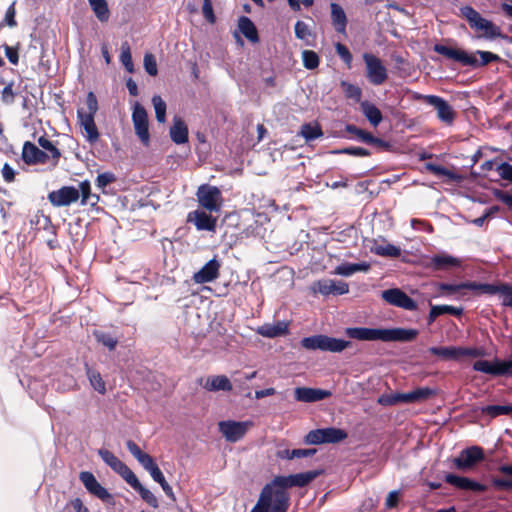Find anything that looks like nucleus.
<instances>
[{
	"label": "nucleus",
	"instance_id": "f257e3e1",
	"mask_svg": "<svg viewBox=\"0 0 512 512\" xmlns=\"http://www.w3.org/2000/svg\"><path fill=\"white\" fill-rule=\"evenodd\" d=\"M348 337L360 341H383V342H409L414 340L418 331L405 328H367L350 327L345 330Z\"/></svg>",
	"mask_w": 512,
	"mask_h": 512
},
{
	"label": "nucleus",
	"instance_id": "f03ea898",
	"mask_svg": "<svg viewBox=\"0 0 512 512\" xmlns=\"http://www.w3.org/2000/svg\"><path fill=\"white\" fill-rule=\"evenodd\" d=\"M289 505L290 495L275 477L262 488L251 512H287Z\"/></svg>",
	"mask_w": 512,
	"mask_h": 512
},
{
	"label": "nucleus",
	"instance_id": "7ed1b4c3",
	"mask_svg": "<svg viewBox=\"0 0 512 512\" xmlns=\"http://www.w3.org/2000/svg\"><path fill=\"white\" fill-rule=\"evenodd\" d=\"M351 342L330 337L327 335H314L301 340V346L306 350H320L332 353H339L350 347Z\"/></svg>",
	"mask_w": 512,
	"mask_h": 512
},
{
	"label": "nucleus",
	"instance_id": "20e7f679",
	"mask_svg": "<svg viewBox=\"0 0 512 512\" xmlns=\"http://www.w3.org/2000/svg\"><path fill=\"white\" fill-rule=\"evenodd\" d=\"M413 99L423 101L426 104L434 107L437 112V118L441 122L445 123L446 125L453 124L456 118V112L453 107L443 98L436 95H423L415 93Z\"/></svg>",
	"mask_w": 512,
	"mask_h": 512
},
{
	"label": "nucleus",
	"instance_id": "39448f33",
	"mask_svg": "<svg viewBox=\"0 0 512 512\" xmlns=\"http://www.w3.org/2000/svg\"><path fill=\"white\" fill-rule=\"evenodd\" d=\"M462 16L468 21L470 27L485 37H495L499 35V29L491 21L483 18L474 8L471 6H464L461 8Z\"/></svg>",
	"mask_w": 512,
	"mask_h": 512
},
{
	"label": "nucleus",
	"instance_id": "423d86ee",
	"mask_svg": "<svg viewBox=\"0 0 512 512\" xmlns=\"http://www.w3.org/2000/svg\"><path fill=\"white\" fill-rule=\"evenodd\" d=\"M199 205L209 212H219L223 205L221 190L209 184H202L196 191Z\"/></svg>",
	"mask_w": 512,
	"mask_h": 512
},
{
	"label": "nucleus",
	"instance_id": "0eeeda50",
	"mask_svg": "<svg viewBox=\"0 0 512 512\" xmlns=\"http://www.w3.org/2000/svg\"><path fill=\"white\" fill-rule=\"evenodd\" d=\"M347 436V432L343 429L328 427L309 431L305 436L304 441L309 445L339 443L345 440Z\"/></svg>",
	"mask_w": 512,
	"mask_h": 512
},
{
	"label": "nucleus",
	"instance_id": "6e6552de",
	"mask_svg": "<svg viewBox=\"0 0 512 512\" xmlns=\"http://www.w3.org/2000/svg\"><path fill=\"white\" fill-rule=\"evenodd\" d=\"M132 122L135 134L143 145L148 146L150 142L148 114L146 109L138 102L133 106Z\"/></svg>",
	"mask_w": 512,
	"mask_h": 512
},
{
	"label": "nucleus",
	"instance_id": "1a4fd4ad",
	"mask_svg": "<svg viewBox=\"0 0 512 512\" xmlns=\"http://www.w3.org/2000/svg\"><path fill=\"white\" fill-rule=\"evenodd\" d=\"M482 460H484L483 449L479 446H471L462 450L459 455L453 459V464L458 470L468 471Z\"/></svg>",
	"mask_w": 512,
	"mask_h": 512
},
{
	"label": "nucleus",
	"instance_id": "9d476101",
	"mask_svg": "<svg viewBox=\"0 0 512 512\" xmlns=\"http://www.w3.org/2000/svg\"><path fill=\"white\" fill-rule=\"evenodd\" d=\"M366 64V76L374 85H381L387 80V70L381 60L376 56L365 53L363 55Z\"/></svg>",
	"mask_w": 512,
	"mask_h": 512
},
{
	"label": "nucleus",
	"instance_id": "9b49d317",
	"mask_svg": "<svg viewBox=\"0 0 512 512\" xmlns=\"http://www.w3.org/2000/svg\"><path fill=\"white\" fill-rule=\"evenodd\" d=\"M434 51L443 55L447 59H451L462 64L463 66L477 67L478 65L476 56L474 54H469L462 49L436 44L434 46Z\"/></svg>",
	"mask_w": 512,
	"mask_h": 512
},
{
	"label": "nucleus",
	"instance_id": "f8f14e48",
	"mask_svg": "<svg viewBox=\"0 0 512 512\" xmlns=\"http://www.w3.org/2000/svg\"><path fill=\"white\" fill-rule=\"evenodd\" d=\"M252 426V422L244 421H221L218 424L219 431L225 437V439L229 442H237L239 441L248 431V429Z\"/></svg>",
	"mask_w": 512,
	"mask_h": 512
},
{
	"label": "nucleus",
	"instance_id": "ddd939ff",
	"mask_svg": "<svg viewBox=\"0 0 512 512\" xmlns=\"http://www.w3.org/2000/svg\"><path fill=\"white\" fill-rule=\"evenodd\" d=\"M312 290L323 296L344 295L349 292V285L342 280L321 279L313 283Z\"/></svg>",
	"mask_w": 512,
	"mask_h": 512
},
{
	"label": "nucleus",
	"instance_id": "4468645a",
	"mask_svg": "<svg viewBox=\"0 0 512 512\" xmlns=\"http://www.w3.org/2000/svg\"><path fill=\"white\" fill-rule=\"evenodd\" d=\"M80 198L79 190L73 186H63L48 194L49 202L55 207L69 206Z\"/></svg>",
	"mask_w": 512,
	"mask_h": 512
},
{
	"label": "nucleus",
	"instance_id": "2eb2a0df",
	"mask_svg": "<svg viewBox=\"0 0 512 512\" xmlns=\"http://www.w3.org/2000/svg\"><path fill=\"white\" fill-rule=\"evenodd\" d=\"M382 298L388 304L414 311L417 309L416 302L399 288L387 289L382 292Z\"/></svg>",
	"mask_w": 512,
	"mask_h": 512
},
{
	"label": "nucleus",
	"instance_id": "dca6fc26",
	"mask_svg": "<svg viewBox=\"0 0 512 512\" xmlns=\"http://www.w3.org/2000/svg\"><path fill=\"white\" fill-rule=\"evenodd\" d=\"M98 454L101 459L127 483L135 476L133 471L109 450L100 449Z\"/></svg>",
	"mask_w": 512,
	"mask_h": 512
},
{
	"label": "nucleus",
	"instance_id": "f3484780",
	"mask_svg": "<svg viewBox=\"0 0 512 512\" xmlns=\"http://www.w3.org/2000/svg\"><path fill=\"white\" fill-rule=\"evenodd\" d=\"M187 222L193 223L199 231L215 232L217 227V218L200 209L191 211Z\"/></svg>",
	"mask_w": 512,
	"mask_h": 512
},
{
	"label": "nucleus",
	"instance_id": "a211bd4d",
	"mask_svg": "<svg viewBox=\"0 0 512 512\" xmlns=\"http://www.w3.org/2000/svg\"><path fill=\"white\" fill-rule=\"evenodd\" d=\"M21 157L27 165L46 164L50 160L49 154L30 141L24 143Z\"/></svg>",
	"mask_w": 512,
	"mask_h": 512
},
{
	"label": "nucleus",
	"instance_id": "6ab92c4d",
	"mask_svg": "<svg viewBox=\"0 0 512 512\" xmlns=\"http://www.w3.org/2000/svg\"><path fill=\"white\" fill-rule=\"evenodd\" d=\"M321 474L320 471H307L289 476H277L276 478L287 490L290 487H304Z\"/></svg>",
	"mask_w": 512,
	"mask_h": 512
},
{
	"label": "nucleus",
	"instance_id": "aec40b11",
	"mask_svg": "<svg viewBox=\"0 0 512 512\" xmlns=\"http://www.w3.org/2000/svg\"><path fill=\"white\" fill-rule=\"evenodd\" d=\"M221 264L213 258L207 262L198 272L194 273L193 281L197 284L212 282L219 277Z\"/></svg>",
	"mask_w": 512,
	"mask_h": 512
},
{
	"label": "nucleus",
	"instance_id": "412c9836",
	"mask_svg": "<svg viewBox=\"0 0 512 512\" xmlns=\"http://www.w3.org/2000/svg\"><path fill=\"white\" fill-rule=\"evenodd\" d=\"M428 352L432 355L439 356L445 360H454L462 356H474L475 350L462 347L447 346V347H431Z\"/></svg>",
	"mask_w": 512,
	"mask_h": 512
},
{
	"label": "nucleus",
	"instance_id": "4be33fe9",
	"mask_svg": "<svg viewBox=\"0 0 512 512\" xmlns=\"http://www.w3.org/2000/svg\"><path fill=\"white\" fill-rule=\"evenodd\" d=\"M294 396L297 401L312 403L329 398L331 392L319 388L298 387L294 391Z\"/></svg>",
	"mask_w": 512,
	"mask_h": 512
},
{
	"label": "nucleus",
	"instance_id": "5701e85b",
	"mask_svg": "<svg viewBox=\"0 0 512 512\" xmlns=\"http://www.w3.org/2000/svg\"><path fill=\"white\" fill-rule=\"evenodd\" d=\"M445 481L461 490H471L475 492H484L487 487L483 484L475 482L467 477L457 476L455 474H447L445 476Z\"/></svg>",
	"mask_w": 512,
	"mask_h": 512
},
{
	"label": "nucleus",
	"instance_id": "b1692460",
	"mask_svg": "<svg viewBox=\"0 0 512 512\" xmlns=\"http://www.w3.org/2000/svg\"><path fill=\"white\" fill-rule=\"evenodd\" d=\"M202 385L203 388L209 392H229L233 389L231 381L225 375L209 376L206 378L205 382Z\"/></svg>",
	"mask_w": 512,
	"mask_h": 512
},
{
	"label": "nucleus",
	"instance_id": "393cba45",
	"mask_svg": "<svg viewBox=\"0 0 512 512\" xmlns=\"http://www.w3.org/2000/svg\"><path fill=\"white\" fill-rule=\"evenodd\" d=\"M289 331V324L285 321H278L275 323H266L257 329V333L261 336L274 338L286 335Z\"/></svg>",
	"mask_w": 512,
	"mask_h": 512
},
{
	"label": "nucleus",
	"instance_id": "a878e982",
	"mask_svg": "<svg viewBox=\"0 0 512 512\" xmlns=\"http://www.w3.org/2000/svg\"><path fill=\"white\" fill-rule=\"evenodd\" d=\"M78 119L80 126L85 131V136L90 143H94L99 138V132L96 127L94 116L91 114H84V112L78 111Z\"/></svg>",
	"mask_w": 512,
	"mask_h": 512
},
{
	"label": "nucleus",
	"instance_id": "bb28decb",
	"mask_svg": "<svg viewBox=\"0 0 512 512\" xmlns=\"http://www.w3.org/2000/svg\"><path fill=\"white\" fill-rule=\"evenodd\" d=\"M437 395L435 389L429 387H419L413 391L404 393L403 403H421Z\"/></svg>",
	"mask_w": 512,
	"mask_h": 512
},
{
	"label": "nucleus",
	"instance_id": "cd10ccee",
	"mask_svg": "<svg viewBox=\"0 0 512 512\" xmlns=\"http://www.w3.org/2000/svg\"><path fill=\"white\" fill-rule=\"evenodd\" d=\"M370 250L372 253L383 257L397 258L401 255V249L399 247L387 243L384 240H374Z\"/></svg>",
	"mask_w": 512,
	"mask_h": 512
},
{
	"label": "nucleus",
	"instance_id": "c85d7f7f",
	"mask_svg": "<svg viewBox=\"0 0 512 512\" xmlns=\"http://www.w3.org/2000/svg\"><path fill=\"white\" fill-rule=\"evenodd\" d=\"M170 137L176 144H184L188 141V128L181 118H173V125L170 128Z\"/></svg>",
	"mask_w": 512,
	"mask_h": 512
},
{
	"label": "nucleus",
	"instance_id": "c756f323",
	"mask_svg": "<svg viewBox=\"0 0 512 512\" xmlns=\"http://www.w3.org/2000/svg\"><path fill=\"white\" fill-rule=\"evenodd\" d=\"M126 445L129 452L137 459L146 471H149V469L156 465L154 459L149 454L143 452L134 441L129 440Z\"/></svg>",
	"mask_w": 512,
	"mask_h": 512
},
{
	"label": "nucleus",
	"instance_id": "7c9ffc66",
	"mask_svg": "<svg viewBox=\"0 0 512 512\" xmlns=\"http://www.w3.org/2000/svg\"><path fill=\"white\" fill-rule=\"evenodd\" d=\"M331 20L338 33L345 34L347 17L343 8L337 3H331Z\"/></svg>",
	"mask_w": 512,
	"mask_h": 512
},
{
	"label": "nucleus",
	"instance_id": "2f4dec72",
	"mask_svg": "<svg viewBox=\"0 0 512 512\" xmlns=\"http://www.w3.org/2000/svg\"><path fill=\"white\" fill-rule=\"evenodd\" d=\"M360 108L363 115L373 127H377L382 122V113L373 103L362 101Z\"/></svg>",
	"mask_w": 512,
	"mask_h": 512
},
{
	"label": "nucleus",
	"instance_id": "473e14b6",
	"mask_svg": "<svg viewBox=\"0 0 512 512\" xmlns=\"http://www.w3.org/2000/svg\"><path fill=\"white\" fill-rule=\"evenodd\" d=\"M369 269L370 264L367 262L343 263L335 268L334 274L348 277L357 272H367Z\"/></svg>",
	"mask_w": 512,
	"mask_h": 512
},
{
	"label": "nucleus",
	"instance_id": "72a5a7b5",
	"mask_svg": "<svg viewBox=\"0 0 512 512\" xmlns=\"http://www.w3.org/2000/svg\"><path fill=\"white\" fill-rule=\"evenodd\" d=\"M460 265V261L448 254H438L431 258V267L434 270H446L451 267H457Z\"/></svg>",
	"mask_w": 512,
	"mask_h": 512
},
{
	"label": "nucleus",
	"instance_id": "f704fd0d",
	"mask_svg": "<svg viewBox=\"0 0 512 512\" xmlns=\"http://www.w3.org/2000/svg\"><path fill=\"white\" fill-rule=\"evenodd\" d=\"M128 484L140 494L141 498L147 504L153 508L158 507V500L156 496L140 483L136 475L128 482Z\"/></svg>",
	"mask_w": 512,
	"mask_h": 512
},
{
	"label": "nucleus",
	"instance_id": "c9c22d12",
	"mask_svg": "<svg viewBox=\"0 0 512 512\" xmlns=\"http://www.w3.org/2000/svg\"><path fill=\"white\" fill-rule=\"evenodd\" d=\"M462 313L463 308L450 305H432L428 316V322L429 324L433 323L438 316L443 314H451L459 317L462 315Z\"/></svg>",
	"mask_w": 512,
	"mask_h": 512
},
{
	"label": "nucleus",
	"instance_id": "e433bc0d",
	"mask_svg": "<svg viewBox=\"0 0 512 512\" xmlns=\"http://www.w3.org/2000/svg\"><path fill=\"white\" fill-rule=\"evenodd\" d=\"M238 28L249 41L253 43L259 41L257 29L248 17L242 16L239 18Z\"/></svg>",
	"mask_w": 512,
	"mask_h": 512
},
{
	"label": "nucleus",
	"instance_id": "4c0bfd02",
	"mask_svg": "<svg viewBox=\"0 0 512 512\" xmlns=\"http://www.w3.org/2000/svg\"><path fill=\"white\" fill-rule=\"evenodd\" d=\"M88 2L100 22H107L109 20L110 10L106 0H88Z\"/></svg>",
	"mask_w": 512,
	"mask_h": 512
},
{
	"label": "nucleus",
	"instance_id": "58836bf2",
	"mask_svg": "<svg viewBox=\"0 0 512 512\" xmlns=\"http://www.w3.org/2000/svg\"><path fill=\"white\" fill-rule=\"evenodd\" d=\"M38 144L42 149L46 151L47 154H49L53 166H56L61 157L60 150L54 145L52 141H50L46 137H40L38 139Z\"/></svg>",
	"mask_w": 512,
	"mask_h": 512
},
{
	"label": "nucleus",
	"instance_id": "ea45409f",
	"mask_svg": "<svg viewBox=\"0 0 512 512\" xmlns=\"http://www.w3.org/2000/svg\"><path fill=\"white\" fill-rule=\"evenodd\" d=\"M86 373L87 377L90 381L91 386L100 394L106 393V384L102 379L99 372L93 370L88 365H86Z\"/></svg>",
	"mask_w": 512,
	"mask_h": 512
},
{
	"label": "nucleus",
	"instance_id": "a19ab883",
	"mask_svg": "<svg viewBox=\"0 0 512 512\" xmlns=\"http://www.w3.org/2000/svg\"><path fill=\"white\" fill-rule=\"evenodd\" d=\"M299 134L307 141L315 140L323 135L321 127L318 124H304Z\"/></svg>",
	"mask_w": 512,
	"mask_h": 512
},
{
	"label": "nucleus",
	"instance_id": "79ce46f5",
	"mask_svg": "<svg viewBox=\"0 0 512 512\" xmlns=\"http://www.w3.org/2000/svg\"><path fill=\"white\" fill-rule=\"evenodd\" d=\"M496 286L497 285L483 284V283H476V282L462 283L463 289H469V290L476 291L479 294H489V295L496 294Z\"/></svg>",
	"mask_w": 512,
	"mask_h": 512
},
{
	"label": "nucleus",
	"instance_id": "37998d69",
	"mask_svg": "<svg viewBox=\"0 0 512 512\" xmlns=\"http://www.w3.org/2000/svg\"><path fill=\"white\" fill-rule=\"evenodd\" d=\"M152 104L155 110V116L159 123L166 121V103L159 95H154L152 98Z\"/></svg>",
	"mask_w": 512,
	"mask_h": 512
},
{
	"label": "nucleus",
	"instance_id": "c03bdc74",
	"mask_svg": "<svg viewBox=\"0 0 512 512\" xmlns=\"http://www.w3.org/2000/svg\"><path fill=\"white\" fill-rule=\"evenodd\" d=\"M482 412L491 417H497L499 415H510L512 414V405H490L484 407Z\"/></svg>",
	"mask_w": 512,
	"mask_h": 512
},
{
	"label": "nucleus",
	"instance_id": "a18cd8bd",
	"mask_svg": "<svg viewBox=\"0 0 512 512\" xmlns=\"http://www.w3.org/2000/svg\"><path fill=\"white\" fill-rule=\"evenodd\" d=\"M303 65L306 69L313 70L319 66V56L312 50L302 52Z\"/></svg>",
	"mask_w": 512,
	"mask_h": 512
},
{
	"label": "nucleus",
	"instance_id": "49530a36",
	"mask_svg": "<svg viewBox=\"0 0 512 512\" xmlns=\"http://www.w3.org/2000/svg\"><path fill=\"white\" fill-rule=\"evenodd\" d=\"M496 294L502 299V305L512 308V286L500 284L496 286Z\"/></svg>",
	"mask_w": 512,
	"mask_h": 512
},
{
	"label": "nucleus",
	"instance_id": "de8ad7c7",
	"mask_svg": "<svg viewBox=\"0 0 512 512\" xmlns=\"http://www.w3.org/2000/svg\"><path fill=\"white\" fill-rule=\"evenodd\" d=\"M341 87L347 98L354 99L355 101H360L362 91L358 86L342 81Z\"/></svg>",
	"mask_w": 512,
	"mask_h": 512
},
{
	"label": "nucleus",
	"instance_id": "09e8293b",
	"mask_svg": "<svg viewBox=\"0 0 512 512\" xmlns=\"http://www.w3.org/2000/svg\"><path fill=\"white\" fill-rule=\"evenodd\" d=\"M333 154H347L351 156L357 157H367L371 155V152L365 148L361 147H347L343 149H338L332 151Z\"/></svg>",
	"mask_w": 512,
	"mask_h": 512
},
{
	"label": "nucleus",
	"instance_id": "8fccbe9b",
	"mask_svg": "<svg viewBox=\"0 0 512 512\" xmlns=\"http://www.w3.org/2000/svg\"><path fill=\"white\" fill-rule=\"evenodd\" d=\"M79 478L89 493H91L93 489L97 488V486L100 484L95 476L88 471L81 472Z\"/></svg>",
	"mask_w": 512,
	"mask_h": 512
},
{
	"label": "nucleus",
	"instance_id": "3c124183",
	"mask_svg": "<svg viewBox=\"0 0 512 512\" xmlns=\"http://www.w3.org/2000/svg\"><path fill=\"white\" fill-rule=\"evenodd\" d=\"M120 61L124 65V67L127 69V71H129V72L133 71L132 56H131V52H130V47L127 42L123 43L121 46Z\"/></svg>",
	"mask_w": 512,
	"mask_h": 512
},
{
	"label": "nucleus",
	"instance_id": "603ef678",
	"mask_svg": "<svg viewBox=\"0 0 512 512\" xmlns=\"http://www.w3.org/2000/svg\"><path fill=\"white\" fill-rule=\"evenodd\" d=\"M345 130L348 133L355 135L360 141H362L364 143H367L368 140H371V135H372L371 133H369L363 129H360V128L356 127L355 125L348 124V125H346Z\"/></svg>",
	"mask_w": 512,
	"mask_h": 512
},
{
	"label": "nucleus",
	"instance_id": "864d4df0",
	"mask_svg": "<svg viewBox=\"0 0 512 512\" xmlns=\"http://www.w3.org/2000/svg\"><path fill=\"white\" fill-rule=\"evenodd\" d=\"M14 83L7 84L1 92V101L6 105H11L15 101L16 93L13 90Z\"/></svg>",
	"mask_w": 512,
	"mask_h": 512
},
{
	"label": "nucleus",
	"instance_id": "5fc2aeb1",
	"mask_svg": "<svg viewBox=\"0 0 512 512\" xmlns=\"http://www.w3.org/2000/svg\"><path fill=\"white\" fill-rule=\"evenodd\" d=\"M95 337L99 343L106 346L110 350L115 349V347L118 343L117 339H115L112 336L105 334L103 332H96Z\"/></svg>",
	"mask_w": 512,
	"mask_h": 512
},
{
	"label": "nucleus",
	"instance_id": "6e6d98bb",
	"mask_svg": "<svg viewBox=\"0 0 512 512\" xmlns=\"http://www.w3.org/2000/svg\"><path fill=\"white\" fill-rule=\"evenodd\" d=\"M473 369L494 376V362L478 360L473 364Z\"/></svg>",
	"mask_w": 512,
	"mask_h": 512
},
{
	"label": "nucleus",
	"instance_id": "4d7b16f0",
	"mask_svg": "<svg viewBox=\"0 0 512 512\" xmlns=\"http://www.w3.org/2000/svg\"><path fill=\"white\" fill-rule=\"evenodd\" d=\"M144 67L146 72L151 76H156L158 73L156 59L153 54H145Z\"/></svg>",
	"mask_w": 512,
	"mask_h": 512
},
{
	"label": "nucleus",
	"instance_id": "13d9d810",
	"mask_svg": "<svg viewBox=\"0 0 512 512\" xmlns=\"http://www.w3.org/2000/svg\"><path fill=\"white\" fill-rule=\"evenodd\" d=\"M116 181V177L113 173L111 172H104V173H101L97 176L96 178V185L98 188H101L104 190V188L115 182Z\"/></svg>",
	"mask_w": 512,
	"mask_h": 512
},
{
	"label": "nucleus",
	"instance_id": "bf43d9fd",
	"mask_svg": "<svg viewBox=\"0 0 512 512\" xmlns=\"http://www.w3.org/2000/svg\"><path fill=\"white\" fill-rule=\"evenodd\" d=\"M295 35L300 40H307L311 35V31L305 22L297 21L295 24Z\"/></svg>",
	"mask_w": 512,
	"mask_h": 512
},
{
	"label": "nucleus",
	"instance_id": "052dcab7",
	"mask_svg": "<svg viewBox=\"0 0 512 512\" xmlns=\"http://www.w3.org/2000/svg\"><path fill=\"white\" fill-rule=\"evenodd\" d=\"M496 171L498 172V175L503 180H507L512 183V165L508 164L506 162L499 164L496 167Z\"/></svg>",
	"mask_w": 512,
	"mask_h": 512
},
{
	"label": "nucleus",
	"instance_id": "680f3d73",
	"mask_svg": "<svg viewBox=\"0 0 512 512\" xmlns=\"http://www.w3.org/2000/svg\"><path fill=\"white\" fill-rule=\"evenodd\" d=\"M507 374H512V369L506 361H494V376H503Z\"/></svg>",
	"mask_w": 512,
	"mask_h": 512
},
{
	"label": "nucleus",
	"instance_id": "e2e57ef3",
	"mask_svg": "<svg viewBox=\"0 0 512 512\" xmlns=\"http://www.w3.org/2000/svg\"><path fill=\"white\" fill-rule=\"evenodd\" d=\"M86 105L88 112H85L84 114H91L92 116H95L97 110H98V101L93 92H89L86 97Z\"/></svg>",
	"mask_w": 512,
	"mask_h": 512
},
{
	"label": "nucleus",
	"instance_id": "0e129e2a",
	"mask_svg": "<svg viewBox=\"0 0 512 512\" xmlns=\"http://www.w3.org/2000/svg\"><path fill=\"white\" fill-rule=\"evenodd\" d=\"M476 54H478L481 57V61H478L477 66H485L493 61L499 60L498 55L488 51H477Z\"/></svg>",
	"mask_w": 512,
	"mask_h": 512
},
{
	"label": "nucleus",
	"instance_id": "69168bd1",
	"mask_svg": "<svg viewBox=\"0 0 512 512\" xmlns=\"http://www.w3.org/2000/svg\"><path fill=\"white\" fill-rule=\"evenodd\" d=\"M335 48H336V52L337 54L340 56V58L348 65L351 64L352 62V55L350 53V51L348 50V48L341 44V43H337L335 45Z\"/></svg>",
	"mask_w": 512,
	"mask_h": 512
},
{
	"label": "nucleus",
	"instance_id": "338daca9",
	"mask_svg": "<svg viewBox=\"0 0 512 512\" xmlns=\"http://www.w3.org/2000/svg\"><path fill=\"white\" fill-rule=\"evenodd\" d=\"M492 485L497 490H512V479H504V478H493Z\"/></svg>",
	"mask_w": 512,
	"mask_h": 512
},
{
	"label": "nucleus",
	"instance_id": "774afa93",
	"mask_svg": "<svg viewBox=\"0 0 512 512\" xmlns=\"http://www.w3.org/2000/svg\"><path fill=\"white\" fill-rule=\"evenodd\" d=\"M5 55L8 58L9 62L13 65H17L19 61L18 48L12 47L9 45H3Z\"/></svg>",
	"mask_w": 512,
	"mask_h": 512
}]
</instances>
